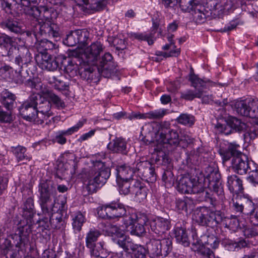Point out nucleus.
<instances>
[{
    "instance_id": "59",
    "label": "nucleus",
    "mask_w": 258,
    "mask_h": 258,
    "mask_svg": "<svg viewBox=\"0 0 258 258\" xmlns=\"http://www.w3.org/2000/svg\"><path fill=\"white\" fill-rule=\"evenodd\" d=\"M98 73L105 78H109L115 72L114 66H104L97 68Z\"/></svg>"
},
{
    "instance_id": "21",
    "label": "nucleus",
    "mask_w": 258,
    "mask_h": 258,
    "mask_svg": "<svg viewBox=\"0 0 258 258\" xmlns=\"http://www.w3.org/2000/svg\"><path fill=\"white\" fill-rule=\"evenodd\" d=\"M198 181L195 178L187 176H182L178 181L177 190L182 194H191L194 187Z\"/></svg>"
},
{
    "instance_id": "11",
    "label": "nucleus",
    "mask_w": 258,
    "mask_h": 258,
    "mask_svg": "<svg viewBox=\"0 0 258 258\" xmlns=\"http://www.w3.org/2000/svg\"><path fill=\"white\" fill-rule=\"evenodd\" d=\"M205 171V176L212 186L214 191L218 195H222L223 189L220 182V174L218 171L210 166L206 168Z\"/></svg>"
},
{
    "instance_id": "46",
    "label": "nucleus",
    "mask_w": 258,
    "mask_h": 258,
    "mask_svg": "<svg viewBox=\"0 0 258 258\" xmlns=\"http://www.w3.org/2000/svg\"><path fill=\"white\" fill-rule=\"evenodd\" d=\"M92 255L95 257L105 258L107 256V252L103 248L102 243L99 242L94 244L92 248H88Z\"/></svg>"
},
{
    "instance_id": "30",
    "label": "nucleus",
    "mask_w": 258,
    "mask_h": 258,
    "mask_svg": "<svg viewBox=\"0 0 258 258\" xmlns=\"http://www.w3.org/2000/svg\"><path fill=\"white\" fill-rule=\"evenodd\" d=\"M238 147L239 146L235 143H230L227 149H220L219 152L222 156L223 162L229 160L231 157L233 158L234 156H238L240 154V152L237 150Z\"/></svg>"
},
{
    "instance_id": "22",
    "label": "nucleus",
    "mask_w": 258,
    "mask_h": 258,
    "mask_svg": "<svg viewBox=\"0 0 258 258\" xmlns=\"http://www.w3.org/2000/svg\"><path fill=\"white\" fill-rule=\"evenodd\" d=\"M45 216L42 219V222L45 223L44 226L49 228V226L53 229H59L63 225V222L59 213H43Z\"/></svg>"
},
{
    "instance_id": "13",
    "label": "nucleus",
    "mask_w": 258,
    "mask_h": 258,
    "mask_svg": "<svg viewBox=\"0 0 258 258\" xmlns=\"http://www.w3.org/2000/svg\"><path fill=\"white\" fill-rule=\"evenodd\" d=\"M36 30H39L38 34L44 36L57 38L59 36L58 28L55 24L52 23L50 21L47 22H39L35 27Z\"/></svg>"
},
{
    "instance_id": "25",
    "label": "nucleus",
    "mask_w": 258,
    "mask_h": 258,
    "mask_svg": "<svg viewBox=\"0 0 258 258\" xmlns=\"http://www.w3.org/2000/svg\"><path fill=\"white\" fill-rule=\"evenodd\" d=\"M3 28L8 29L9 31L15 34H21L22 29L21 23L19 20L14 17L9 16L1 23Z\"/></svg>"
},
{
    "instance_id": "5",
    "label": "nucleus",
    "mask_w": 258,
    "mask_h": 258,
    "mask_svg": "<svg viewBox=\"0 0 258 258\" xmlns=\"http://www.w3.org/2000/svg\"><path fill=\"white\" fill-rule=\"evenodd\" d=\"M152 238L147 243L148 250L154 256H166L172 249V241L170 237Z\"/></svg>"
},
{
    "instance_id": "57",
    "label": "nucleus",
    "mask_w": 258,
    "mask_h": 258,
    "mask_svg": "<svg viewBox=\"0 0 258 258\" xmlns=\"http://www.w3.org/2000/svg\"><path fill=\"white\" fill-rule=\"evenodd\" d=\"M78 74L81 78L87 80H92L93 78V69L89 67H86L84 68L81 67L79 68Z\"/></svg>"
},
{
    "instance_id": "45",
    "label": "nucleus",
    "mask_w": 258,
    "mask_h": 258,
    "mask_svg": "<svg viewBox=\"0 0 258 258\" xmlns=\"http://www.w3.org/2000/svg\"><path fill=\"white\" fill-rule=\"evenodd\" d=\"M78 44L81 46H85L89 41L90 33L86 29L75 30Z\"/></svg>"
},
{
    "instance_id": "54",
    "label": "nucleus",
    "mask_w": 258,
    "mask_h": 258,
    "mask_svg": "<svg viewBox=\"0 0 258 258\" xmlns=\"http://www.w3.org/2000/svg\"><path fill=\"white\" fill-rule=\"evenodd\" d=\"M85 222V218L81 213H78L75 218L73 219L72 223L73 229L75 231H80L82 229V226Z\"/></svg>"
},
{
    "instance_id": "1",
    "label": "nucleus",
    "mask_w": 258,
    "mask_h": 258,
    "mask_svg": "<svg viewBox=\"0 0 258 258\" xmlns=\"http://www.w3.org/2000/svg\"><path fill=\"white\" fill-rule=\"evenodd\" d=\"M110 175V169L104 163L96 161L86 172L88 180L86 188L89 194L96 191L98 186L102 185Z\"/></svg>"
},
{
    "instance_id": "6",
    "label": "nucleus",
    "mask_w": 258,
    "mask_h": 258,
    "mask_svg": "<svg viewBox=\"0 0 258 258\" xmlns=\"http://www.w3.org/2000/svg\"><path fill=\"white\" fill-rule=\"evenodd\" d=\"M39 0H3L2 6L5 9L11 10L12 5L15 1L20 7V11L27 15L37 17L40 15L38 8L32 4H36Z\"/></svg>"
},
{
    "instance_id": "48",
    "label": "nucleus",
    "mask_w": 258,
    "mask_h": 258,
    "mask_svg": "<svg viewBox=\"0 0 258 258\" xmlns=\"http://www.w3.org/2000/svg\"><path fill=\"white\" fill-rule=\"evenodd\" d=\"M128 35L130 38L132 39H137L139 41H147L149 45H152L154 43L151 34L148 35L143 33H131Z\"/></svg>"
},
{
    "instance_id": "56",
    "label": "nucleus",
    "mask_w": 258,
    "mask_h": 258,
    "mask_svg": "<svg viewBox=\"0 0 258 258\" xmlns=\"http://www.w3.org/2000/svg\"><path fill=\"white\" fill-rule=\"evenodd\" d=\"M189 80L191 83L192 86L195 88L196 90H198L199 89L202 90L206 85V81L200 79L195 74L190 75Z\"/></svg>"
},
{
    "instance_id": "20",
    "label": "nucleus",
    "mask_w": 258,
    "mask_h": 258,
    "mask_svg": "<svg viewBox=\"0 0 258 258\" xmlns=\"http://www.w3.org/2000/svg\"><path fill=\"white\" fill-rule=\"evenodd\" d=\"M60 63V68L63 69L64 72L70 77H74L78 75L79 68L78 64L71 58L61 56Z\"/></svg>"
},
{
    "instance_id": "40",
    "label": "nucleus",
    "mask_w": 258,
    "mask_h": 258,
    "mask_svg": "<svg viewBox=\"0 0 258 258\" xmlns=\"http://www.w3.org/2000/svg\"><path fill=\"white\" fill-rule=\"evenodd\" d=\"M209 209L207 208H202L195 216L196 221L202 226H209Z\"/></svg>"
},
{
    "instance_id": "55",
    "label": "nucleus",
    "mask_w": 258,
    "mask_h": 258,
    "mask_svg": "<svg viewBox=\"0 0 258 258\" xmlns=\"http://www.w3.org/2000/svg\"><path fill=\"white\" fill-rule=\"evenodd\" d=\"M15 43V39L6 34H3L0 36V46L1 47L5 48L13 47Z\"/></svg>"
},
{
    "instance_id": "16",
    "label": "nucleus",
    "mask_w": 258,
    "mask_h": 258,
    "mask_svg": "<svg viewBox=\"0 0 258 258\" xmlns=\"http://www.w3.org/2000/svg\"><path fill=\"white\" fill-rule=\"evenodd\" d=\"M117 243L126 252L135 250L137 245L132 242L129 237L124 236L123 235L117 240ZM113 258H133V257L129 252H120L116 253Z\"/></svg>"
},
{
    "instance_id": "58",
    "label": "nucleus",
    "mask_w": 258,
    "mask_h": 258,
    "mask_svg": "<svg viewBox=\"0 0 258 258\" xmlns=\"http://www.w3.org/2000/svg\"><path fill=\"white\" fill-rule=\"evenodd\" d=\"M147 190L146 187L142 184L133 195L135 196L136 201L141 202L146 199Z\"/></svg>"
},
{
    "instance_id": "3",
    "label": "nucleus",
    "mask_w": 258,
    "mask_h": 258,
    "mask_svg": "<svg viewBox=\"0 0 258 258\" xmlns=\"http://www.w3.org/2000/svg\"><path fill=\"white\" fill-rule=\"evenodd\" d=\"M39 203L43 213H49L54 204L52 197L56 194L53 182L49 180H42L38 186Z\"/></svg>"
},
{
    "instance_id": "12",
    "label": "nucleus",
    "mask_w": 258,
    "mask_h": 258,
    "mask_svg": "<svg viewBox=\"0 0 258 258\" xmlns=\"http://www.w3.org/2000/svg\"><path fill=\"white\" fill-rule=\"evenodd\" d=\"M20 69L14 70L12 67L9 66H4L0 69V75H3L6 79H9L16 84H22L25 81H26L27 76L22 75Z\"/></svg>"
},
{
    "instance_id": "64",
    "label": "nucleus",
    "mask_w": 258,
    "mask_h": 258,
    "mask_svg": "<svg viewBox=\"0 0 258 258\" xmlns=\"http://www.w3.org/2000/svg\"><path fill=\"white\" fill-rule=\"evenodd\" d=\"M166 113V110L159 109L151 111L147 113V119H160L162 118Z\"/></svg>"
},
{
    "instance_id": "38",
    "label": "nucleus",
    "mask_w": 258,
    "mask_h": 258,
    "mask_svg": "<svg viewBox=\"0 0 258 258\" xmlns=\"http://www.w3.org/2000/svg\"><path fill=\"white\" fill-rule=\"evenodd\" d=\"M34 43L40 54H47L45 52L46 50H52L54 48V44L50 41L46 39H43L35 41Z\"/></svg>"
},
{
    "instance_id": "2",
    "label": "nucleus",
    "mask_w": 258,
    "mask_h": 258,
    "mask_svg": "<svg viewBox=\"0 0 258 258\" xmlns=\"http://www.w3.org/2000/svg\"><path fill=\"white\" fill-rule=\"evenodd\" d=\"M153 132L159 136L161 142L163 144H168L171 146H179L185 148L187 143L183 144L182 140H179L178 134L176 131L170 129V124L169 122L164 121L160 123L153 121L150 123Z\"/></svg>"
},
{
    "instance_id": "62",
    "label": "nucleus",
    "mask_w": 258,
    "mask_h": 258,
    "mask_svg": "<svg viewBox=\"0 0 258 258\" xmlns=\"http://www.w3.org/2000/svg\"><path fill=\"white\" fill-rule=\"evenodd\" d=\"M63 42L65 45L71 47L74 46L78 44L75 31L67 35L66 38L63 39Z\"/></svg>"
},
{
    "instance_id": "29",
    "label": "nucleus",
    "mask_w": 258,
    "mask_h": 258,
    "mask_svg": "<svg viewBox=\"0 0 258 258\" xmlns=\"http://www.w3.org/2000/svg\"><path fill=\"white\" fill-rule=\"evenodd\" d=\"M79 6L84 5L88 6V8L95 11H99L104 9L107 4V0H74Z\"/></svg>"
},
{
    "instance_id": "53",
    "label": "nucleus",
    "mask_w": 258,
    "mask_h": 258,
    "mask_svg": "<svg viewBox=\"0 0 258 258\" xmlns=\"http://www.w3.org/2000/svg\"><path fill=\"white\" fill-rule=\"evenodd\" d=\"M176 120L179 123L191 126L194 123L195 117L190 114L183 113L181 114Z\"/></svg>"
},
{
    "instance_id": "7",
    "label": "nucleus",
    "mask_w": 258,
    "mask_h": 258,
    "mask_svg": "<svg viewBox=\"0 0 258 258\" xmlns=\"http://www.w3.org/2000/svg\"><path fill=\"white\" fill-rule=\"evenodd\" d=\"M32 57L29 50L26 47L21 46L18 48V55L15 57V63L22 69L24 67L27 68L26 73L30 72L33 75L36 72L37 68L33 62Z\"/></svg>"
},
{
    "instance_id": "60",
    "label": "nucleus",
    "mask_w": 258,
    "mask_h": 258,
    "mask_svg": "<svg viewBox=\"0 0 258 258\" xmlns=\"http://www.w3.org/2000/svg\"><path fill=\"white\" fill-rule=\"evenodd\" d=\"M162 180L166 186H171L173 185L175 181V177L171 170H167L164 171L162 175Z\"/></svg>"
},
{
    "instance_id": "19",
    "label": "nucleus",
    "mask_w": 258,
    "mask_h": 258,
    "mask_svg": "<svg viewBox=\"0 0 258 258\" xmlns=\"http://www.w3.org/2000/svg\"><path fill=\"white\" fill-rule=\"evenodd\" d=\"M142 183L136 178H132L128 181L119 182V191L120 194L126 195L129 194L133 195Z\"/></svg>"
},
{
    "instance_id": "43",
    "label": "nucleus",
    "mask_w": 258,
    "mask_h": 258,
    "mask_svg": "<svg viewBox=\"0 0 258 258\" xmlns=\"http://www.w3.org/2000/svg\"><path fill=\"white\" fill-rule=\"evenodd\" d=\"M125 230L129 232L131 234L141 236L146 233L145 226L133 223L131 226L123 225Z\"/></svg>"
},
{
    "instance_id": "26",
    "label": "nucleus",
    "mask_w": 258,
    "mask_h": 258,
    "mask_svg": "<svg viewBox=\"0 0 258 258\" xmlns=\"http://www.w3.org/2000/svg\"><path fill=\"white\" fill-rule=\"evenodd\" d=\"M116 181L119 185V182L128 181L133 178L135 171L130 166L121 165L116 167Z\"/></svg>"
},
{
    "instance_id": "14",
    "label": "nucleus",
    "mask_w": 258,
    "mask_h": 258,
    "mask_svg": "<svg viewBox=\"0 0 258 258\" xmlns=\"http://www.w3.org/2000/svg\"><path fill=\"white\" fill-rule=\"evenodd\" d=\"M13 244L16 247L23 250L28 245L29 234L26 228L24 227H20L16 230L15 234L12 235Z\"/></svg>"
},
{
    "instance_id": "18",
    "label": "nucleus",
    "mask_w": 258,
    "mask_h": 258,
    "mask_svg": "<svg viewBox=\"0 0 258 258\" xmlns=\"http://www.w3.org/2000/svg\"><path fill=\"white\" fill-rule=\"evenodd\" d=\"M127 141L122 137H116L108 145V149L113 153L126 155L128 153Z\"/></svg>"
},
{
    "instance_id": "27",
    "label": "nucleus",
    "mask_w": 258,
    "mask_h": 258,
    "mask_svg": "<svg viewBox=\"0 0 258 258\" xmlns=\"http://www.w3.org/2000/svg\"><path fill=\"white\" fill-rule=\"evenodd\" d=\"M51 104L49 101L46 100L41 95V99L38 101L37 105V112L43 118V123L44 120L52 116L53 113L50 110Z\"/></svg>"
},
{
    "instance_id": "50",
    "label": "nucleus",
    "mask_w": 258,
    "mask_h": 258,
    "mask_svg": "<svg viewBox=\"0 0 258 258\" xmlns=\"http://www.w3.org/2000/svg\"><path fill=\"white\" fill-rule=\"evenodd\" d=\"M202 95L203 90L201 89L195 91L189 90L181 93L182 98L189 101L192 100L195 98H201Z\"/></svg>"
},
{
    "instance_id": "9",
    "label": "nucleus",
    "mask_w": 258,
    "mask_h": 258,
    "mask_svg": "<svg viewBox=\"0 0 258 258\" xmlns=\"http://www.w3.org/2000/svg\"><path fill=\"white\" fill-rule=\"evenodd\" d=\"M152 238H162L170 229V222L168 219L158 217L150 222Z\"/></svg>"
},
{
    "instance_id": "34",
    "label": "nucleus",
    "mask_w": 258,
    "mask_h": 258,
    "mask_svg": "<svg viewBox=\"0 0 258 258\" xmlns=\"http://www.w3.org/2000/svg\"><path fill=\"white\" fill-rule=\"evenodd\" d=\"M175 204L176 209L179 212L184 211L187 213L188 210L191 211L195 207L193 201L188 198L177 200Z\"/></svg>"
},
{
    "instance_id": "23",
    "label": "nucleus",
    "mask_w": 258,
    "mask_h": 258,
    "mask_svg": "<svg viewBox=\"0 0 258 258\" xmlns=\"http://www.w3.org/2000/svg\"><path fill=\"white\" fill-rule=\"evenodd\" d=\"M148 221L147 215L142 213H132L125 215L123 218V225L131 226L133 223L145 225Z\"/></svg>"
},
{
    "instance_id": "15",
    "label": "nucleus",
    "mask_w": 258,
    "mask_h": 258,
    "mask_svg": "<svg viewBox=\"0 0 258 258\" xmlns=\"http://www.w3.org/2000/svg\"><path fill=\"white\" fill-rule=\"evenodd\" d=\"M231 167L235 173L240 175L246 173L250 169L247 158L241 152L232 158Z\"/></svg>"
},
{
    "instance_id": "33",
    "label": "nucleus",
    "mask_w": 258,
    "mask_h": 258,
    "mask_svg": "<svg viewBox=\"0 0 258 258\" xmlns=\"http://www.w3.org/2000/svg\"><path fill=\"white\" fill-rule=\"evenodd\" d=\"M16 99V96L7 90L2 92V103L8 110H11L13 109Z\"/></svg>"
},
{
    "instance_id": "24",
    "label": "nucleus",
    "mask_w": 258,
    "mask_h": 258,
    "mask_svg": "<svg viewBox=\"0 0 258 258\" xmlns=\"http://www.w3.org/2000/svg\"><path fill=\"white\" fill-rule=\"evenodd\" d=\"M103 50L102 45L100 42H96L88 47L85 51L87 62L94 63L98 58L100 53Z\"/></svg>"
},
{
    "instance_id": "32",
    "label": "nucleus",
    "mask_w": 258,
    "mask_h": 258,
    "mask_svg": "<svg viewBox=\"0 0 258 258\" xmlns=\"http://www.w3.org/2000/svg\"><path fill=\"white\" fill-rule=\"evenodd\" d=\"M225 219L224 214L220 211H212L209 209V226L214 228L220 224Z\"/></svg>"
},
{
    "instance_id": "8",
    "label": "nucleus",
    "mask_w": 258,
    "mask_h": 258,
    "mask_svg": "<svg viewBox=\"0 0 258 258\" xmlns=\"http://www.w3.org/2000/svg\"><path fill=\"white\" fill-rule=\"evenodd\" d=\"M135 172L143 180L148 182H153L156 179L154 169L151 163L148 161H140L136 164Z\"/></svg>"
},
{
    "instance_id": "61",
    "label": "nucleus",
    "mask_w": 258,
    "mask_h": 258,
    "mask_svg": "<svg viewBox=\"0 0 258 258\" xmlns=\"http://www.w3.org/2000/svg\"><path fill=\"white\" fill-rule=\"evenodd\" d=\"M249 115L250 118H258V100H249Z\"/></svg>"
},
{
    "instance_id": "10",
    "label": "nucleus",
    "mask_w": 258,
    "mask_h": 258,
    "mask_svg": "<svg viewBox=\"0 0 258 258\" xmlns=\"http://www.w3.org/2000/svg\"><path fill=\"white\" fill-rule=\"evenodd\" d=\"M61 58V56L54 58L48 54H41L37 56L36 60L42 69L53 71L59 67Z\"/></svg>"
},
{
    "instance_id": "63",
    "label": "nucleus",
    "mask_w": 258,
    "mask_h": 258,
    "mask_svg": "<svg viewBox=\"0 0 258 258\" xmlns=\"http://www.w3.org/2000/svg\"><path fill=\"white\" fill-rule=\"evenodd\" d=\"M126 210L123 205L114 204L113 208L112 219L124 216Z\"/></svg>"
},
{
    "instance_id": "39",
    "label": "nucleus",
    "mask_w": 258,
    "mask_h": 258,
    "mask_svg": "<svg viewBox=\"0 0 258 258\" xmlns=\"http://www.w3.org/2000/svg\"><path fill=\"white\" fill-rule=\"evenodd\" d=\"M192 12V16L194 20L198 23H203L205 22L206 18L209 16V12L206 11L204 7L199 5Z\"/></svg>"
},
{
    "instance_id": "4",
    "label": "nucleus",
    "mask_w": 258,
    "mask_h": 258,
    "mask_svg": "<svg viewBox=\"0 0 258 258\" xmlns=\"http://www.w3.org/2000/svg\"><path fill=\"white\" fill-rule=\"evenodd\" d=\"M41 99V95L33 93L19 108V113L25 120L34 121L38 124L43 123V118L37 112L38 101Z\"/></svg>"
},
{
    "instance_id": "17",
    "label": "nucleus",
    "mask_w": 258,
    "mask_h": 258,
    "mask_svg": "<svg viewBox=\"0 0 258 258\" xmlns=\"http://www.w3.org/2000/svg\"><path fill=\"white\" fill-rule=\"evenodd\" d=\"M191 194L195 195V198L199 202L206 201L210 202L212 205L215 204V199L201 182H198L196 183Z\"/></svg>"
},
{
    "instance_id": "35",
    "label": "nucleus",
    "mask_w": 258,
    "mask_h": 258,
    "mask_svg": "<svg viewBox=\"0 0 258 258\" xmlns=\"http://www.w3.org/2000/svg\"><path fill=\"white\" fill-rule=\"evenodd\" d=\"M101 235V231L96 228H91L86 235V245L87 248H92Z\"/></svg>"
},
{
    "instance_id": "41",
    "label": "nucleus",
    "mask_w": 258,
    "mask_h": 258,
    "mask_svg": "<svg viewBox=\"0 0 258 258\" xmlns=\"http://www.w3.org/2000/svg\"><path fill=\"white\" fill-rule=\"evenodd\" d=\"M12 152L16 156L18 162H23L30 161V158L28 156L27 149L25 147L22 146H18L12 148Z\"/></svg>"
},
{
    "instance_id": "52",
    "label": "nucleus",
    "mask_w": 258,
    "mask_h": 258,
    "mask_svg": "<svg viewBox=\"0 0 258 258\" xmlns=\"http://www.w3.org/2000/svg\"><path fill=\"white\" fill-rule=\"evenodd\" d=\"M33 199L29 197L25 201L24 205V210L27 217L31 218L34 214Z\"/></svg>"
},
{
    "instance_id": "28",
    "label": "nucleus",
    "mask_w": 258,
    "mask_h": 258,
    "mask_svg": "<svg viewBox=\"0 0 258 258\" xmlns=\"http://www.w3.org/2000/svg\"><path fill=\"white\" fill-rule=\"evenodd\" d=\"M227 184L229 190L233 194H238L242 193L243 191L242 180L236 175L228 176Z\"/></svg>"
},
{
    "instance_id": "36",
    "label": "nucleus",
    "mask_w": 258,
    "mask_h": 258,
    "mask_svg": "<svg viewBox=\"0 0 258 258\" xmlns=\"http://www.w3.org/2000/svg\"><path fill=\"white\" fill-rule=\"evenodd\" d=\"M175 237L177 242L185 246L189 244V239L186 230L182 227H176L174 230Z\"/></svg>"
},
{
    "instance_id": "47",
    "label": "nucleus",
    "mask_w": 258,
    "mask_h": 258,
    "mask_svg": "<svg viewBox=\"0 0 258 258\" xmlns=\"http://www.w3.org/2000/svg\"><path fill=\"white\" fill-rule=\"evenodd\" d=\"M113 204L103 206L99 208L98 214L102 219H112Z\"/></svg>"
},
{
    "instance_id": "44",
    "label": "nucleus",
    "mask_w": 258,
    "mask_h": 258,
    "mask_svg": "<svg viewBox=\"0 0 258 258\" xmlns=\"http://www.w3.org/2000/svg\"><path fill=\"white\" fill-rule=\"evenodd\" d=\"M244 214L249 215L250 220L254 215V211L257 209L256 204L252 200L248 198H244L243 201Z\"/></svg>"
},
{
    "instance_id": "37",
    "label": "nucleus",
    "mask_w": 258,
    "mask_h": 258,
    "mask_svg": "<svg viewBox=\"0 0 258 258\" xmlns=\"http://www.w3.org/2000/svg\"><path fill=\"white\" fill-rule=\"evenodd\" d=\"M249 101L245 100L236 101L233 105L234 110L237 114L244 116L249 117Z\"/></svg>"
},
{
    "instance_id": "31",
    "label": "nucleus",
    "mask_w": 258,
    "mask_h": 258,
    "mask_svg": "<svg viewBox=\"0 0 258 258\" xmlns=\"http://www.w3.org/2000/svg\"><path fill=\"white\" fill-rule=\"evenodd\" d=\"M210 11L214 15H217L220 17L226 10H229L231 7V4L230 3V7H227L228 3L224 6L221 5L219 0H210L207 3Z\"/></svg>"
},
{
    "instance_id": "49",
    "label": "nucleus",
    "mask_w": 258,
    "mask_h": 258,
    "mask_svg": "<svg viewBox=\"0 0 258 258\" xmlns=\"http://www.w3.org/2000/svg\"><path fill=\"white\" fill-rule=\"evenodd\" d=\"M195 0H179V6L181 10L189 12L198 7Z\"/></svg>"
},
{
    "instance_id": "42",
    "label": "nucleus",
    "mask_w": 258,
    "mask_h": 258,
    "mask_svg": "<svg viewBox=\"0 0 258 258\" xmlns=\"http://www.w3.org/2000/svg\"><path fill=\"white\" fill-rule=\"evenodd\" d=\"M227 124L230 125L233 131L241 132L245 129L246 124L235 117L230 116L226 120Z\"/></svg>"
},
{
    "instance_id": "51",
    "label": "nucleus",
    "mask_w": 258,
    "mask_h": 258,
    "mask_svg": "<svg viewBox=\"0 0 258 258\" xmlns=\"http://www.w3.org/2000/svg\"><path fill=\"white\" fill-rule=\"evenodd\" d=\"M45 94L46 97L48 98L49 101H51L54 103L57 107H61L62 108L65 107V104L64 102L57 95L54 94L51 91H46L45 92Z\"/></svg>"
}]
</instances>
